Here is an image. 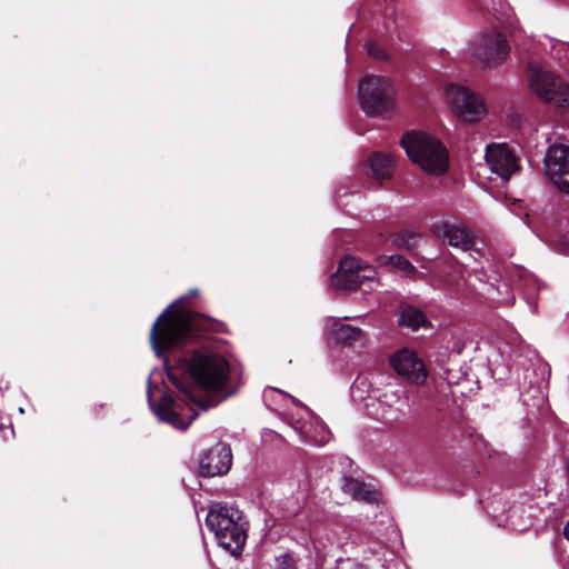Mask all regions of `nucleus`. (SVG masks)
Returning <instances> with one entry per match:
<instances>
[{"instance_id":"24","label":"nucleus","mask_w":569,"mask_h":569,"mask_svg":"<svg viewBox=\"0 0 569 569\" xmlns=\"http://www.w3.org/2000/svg\"><path fill=\"white\" fill-rule=\"evenodd\" d=\"M560 250H562L563 252H568L569 251V240L563 238L560 240Z\"/></svg>"},{"instance_id":"20","label":"nucleus","mask_w":569,"mask_h":569,"mask_svg":"<svg viewBox=\"0 0 569 569\" xmlns=\"http://www.w3.org/2000/svg\"><path fill=\"white\" fill-rule=\"evenodd\" d=\"M306 437H308L315 445L323 446L329 442L331 433L323 422L316 420L313 431L310 429L305 430Z\"/></svg>"},{"instance_id":"14","label":"nucleus","mask_w":569,"mask_h":569,"mask_svg":"<svg viewBox=\"0 0 569 569\" xmlns=\"http://www.w3.org/2000/svg\"><path fill=\"white\" fill-rule=\"evenodd\" d=\"M432 232L449 246L467 251L473 246V234L462 223L453 219H443L432 224Z\"/></svg>"},{"instance_id":"13","label":"nucleus","mask_w":569,"mask_h":569,"mask_svg":"<svg viewBox=\"0 0 569 569\" xmlns=\"http://www.w3.org/2000/svg\"><path fill=\"white\" fill-rule=\"evenodd\" d=\"M486 162L491 172L502 180H508L519 170L518 157L515 151L503 142L490 143L486 148Z\"/></svg>"},{"instance_id":"10","label":"nucleus","mask_w":569,"mask_h":569,"mask_svg":"<svg viewBox=\"0 0 569 569\" xmlns=\"http://www.w3.org/2000/svg\"><path fill=\"white\" fill-rule=\"evenodd\" d=\"M446 98L452 113L463 122H478L487 114V108L481 97L466 87L448 86Z\"/></svg>"},{"instance_id":"12","label":"nucleus","mask_w":569,"mask_h":569,"mask_svg":"<svg viewBox=\"0 0 569 569\" xmlns=\"http://www.w3.org/2000/svg\"><path fill=\"white\" fill-rule=\"evenodd\" d=\"M390 365L398 376L412 385L422 386L427 381L428 371L423 361L409 348H402L393 353Z\"/></svg>"},{"instance_id":"25","label":"nucleus","mask_w":569,"mask_h":569,"mask_svg":"<svg viewBox=\"0 0 569 569\" xmlns=\"http://www.w3.org/2000/svg\"><path fill=\"white\" fill-rule=\"evenodd\" d=\"M563 535L569 540V521L565 526Z\"/></svg>"},{"instance_id":"8","label":"nucleus","mask_w":569,"mask_h":569,"mask_svg":"<svg viewBox=\"0 0 569 569\" xmlns=\"http://www.w3.org/2000/svg\"><path fill=\"white\" fill-rule=\"evenodd\" d=\"M377 283L376 271L353 257L341 259L337 272L330 279L332 288L342 290L363 288L367 291L373 289Z\"/></svg>"},{"instance_id":"11","label":"nucleus","mask_w":569,"mask_h":569,"mask_svg":"<svg viewBox=\"0 0 569 569\" xmlns=\"http://www.w3.org/2000/svg\"><path fill=\"white\" fill-rule=\"evenodd\" d=\"M546 176L562 193L569 194V147H549L545 157Z\"/></svg>"},{"instance_id":"16","label":"nucleus","mask_w":569,"mask_h":569,"mask_svg":"<svg viewBox=\"0 0 569 569\" xmlns=\"http://www.w3.org/2000/svg\"><path fill=\"white\" fill-rule=\"evenodd\" d=\"M341 489L356 501L375 503L380 500V492L371 483H366L353 477L345 476Z\"/></svg>"},{"instance_id":"23","label":"nucleus","mask_w":569,"mask_h":569,"mask_svg":"<svg viewBox=\"0 0 569 569\" xmlns=\"http://www.w3.org/2000/svg\"><path fill=\"white\" fill-rule=\"evenodd\" d=\"M366 51L368 54L377 59H383L387 57L385 50L376 42H368L366 44Z\"/></svg>"},{"instance_id":"5","label":"nucleus","mask_w":569,"mask_h":569,"mask_svg":"<svg viewBox=\"0 0 569 569\" xmlns=\"http://www.w3.org/2000/svg\"><path fill=\"white\" fill-rule=\"evenodd\" d=\"M400 146L409 159L429 173H443L449 163L448 151L440 140L420 130L406 132Z\"/></svg>"},{"instance_id":"9","label":"nucleus","mask_w":569,"mask_h":569,"mask_svg":"<svg viewBox=\"0 0 569 569\" xmlns=\"http://www.w3.org/2000/svg\"><path fill=\"white\" fill-rule=\"evenodd\" d=\"M529 86L541 100L558 108H569V86L542 66H532L529 73Z\"/></svg>"},{"instance_id":"7","label":"nucleus","mask_w":569,"mask_h":569,"mask_svg":"<svg viewBox=\"0 0 569 569\" xmlns=\"http://www.w3.org/2000/svg\"><path fill=\"white\" fill-rule=\"evenodd\" d=\"M363 111L371 117H390L397 108V92L389 78L367 76L358 88Z\"/></svg>"},{"instance_id":"17","label":"nucleus","mask_w":569,"mask_h":569,"mask_svg":"<svg viewBox=\"0 0 569 569\" xmlns=\"http://www.w3.org/2000/svg\"><path fill=\"white\" fill-rule=\"evenodd\" d=\"M326 330L330 338L339 343L353 345L362 342L363 331L358 327H352L340 319H330L327 322Z\"/></svg>"},{"instance_id":"21","label":"nucleus","mask_w":569,"mask_h":569,"mask_svg":"<svg viewBox=\"0 0 569 569\" xmlns=\"http://www.w3.org/2000/svg\"><path fill=\"white\" fill-rule=\"evenodd\" d=\"M465 378L466 372L455 363L445 369L443 379L448 385H459Z\"/></svg>"},{"instance_id":"6","label":"nucleus","mask_w":569,"mask_h":569,"mask_svg":"<svg viewBox=\"0 0 569 569\" xmlns=\"http://www.w3.org/2000/svg\"><path fill=\"white\" fill-rule=\"evenodd\" d=\"M241 512L233 507L214 503L206 518L207 526L223 549L232 555L239 552L247 539Z\"/></svg>"},{"instance_id":"4","label":"nucleus","mask_w":569,"mask_h":569,"mask_svg":"<svg viewBox=\"0 0 569 569\" xmlns=\"http://www.w3.org/2000/svg\"><path fill=\"white\" fill-rule=\"evenodd\" d=\"M511 51L506 36L497 28H485L476 32L467 42L465 56L485 70H496L508 59Z\"/></svg>"},{"instance_id":"2","label":"nucleus","mask_w":569,"mask_h":569,"mask_svg":"<svg viewBox=\"0 0 569 569\" xmlns=\"http://www.w3.org/2000/svg\"><path fill=\"white\" fill-rule=\"evenodd\" d=\"M382 377L370 380L358 377L351 386V397L357 402H363L369 416L388 422L397 421L406 416L409 407V393L406 388L388 383L380 388Z\"/></svg>"},{"instance_id":"15","label":"nucleus","mask_w":569,"mask_h":569,"mask_svg":"<svg viewBox=\"0 0 569 569\" xmlns=\"http://www.w3.org/2000/svg\"><path fill=\"white\" fill-rule=\"evenodd\" d=\"M232 462L231 450L226 445H217L204 453L199 463V472L203 477L221 476L229 471Z\"/></svg>"},{"instance_id":"26","label":"nucleus","mask_w":569,"mask_h":569,"mask_svg":"<svg viewBox=\"0 0 569 569\" xmlns=\"http://www.w3.org/2000/svg\"><path fill=\"white\" fill-rule=\"evenodd\" d=\"M197 293H198V291L196 289L194 290H190V292H189V295L192 296V297L197 296Z\"/></svg>"},{"instance_id":"19","label":"nucleus","mask_w":569,"mask_h":569,"mask_svg":"<svg viewBox=\"0 0 569 569\" xmlns=\"http://www.w3.org/2000/svg\"><path fill=\"white\" fill-rule=\"evenodd\" d=\"M372 177L383 180L391 177L393 158L391 154L373 153L369 160Z\"/></svg>"},{"instance_id":"3","label":"nucleus","mask_w":569,"mask_h":569,"mask_svg":"<svg viewBox=\"0 0 569 569\" xmlns=\"http://www.w3.org/2000/svg\"><path fill=\"white\" fill-rule=\"evenodd\" d=\"M184 299L171 303L151 328L150 342L157 356L183 346L198 327V317L179 306Z\"/></svg>"},{"instance_id":"1","label":"nucleus","mask_w":569,"mask_h":569,"mask_svg":"<svg viewBox=\"0 0 569 569\" xmlns=\"http://www.w3.org/2000/svg\"><path fill=\"white\" fill-rule=\"evenodd\" d=\"M184 369L198 389L211 395L210 399L196 398L189 389L180 386L173 378L172 382L180 392L178 400L164 393L158 406L153 407L149 391V403L158 419L182 430L187 429L199 415L196 408L207 410L236 392L232 367L220 353L208 349L198 350L189 360H184Z\"/></svg>"},{"instance_id":"18","label":"nucleus","mask_w":569,"mask_h":569,"mask_svg":"<svg viewBox=\"0 0 569 569\" xmlns=\"http://www.w3.org/2000/svg\"><path fill=\"white\" fill-rule=\"evenodd\" d=\"M426 315L418 308L406 305L402 306L399 313V325L408 327L411 330H418L427 326Z\"/></svg>"},{"instance_id":"22","label":"nucleus","mask_w":569,"mask_h":569,"mask_svg":"<svg viewBox=\"0 0 569 569\" xmlns=\"http://www.w3.org/2000/svg\"><path fill=\"white\" fill-rule=\"evenodd\" d=\"M387 259L388 263L406 273H411L415 270V267L402 256H390Z\"/></svg>"}]
</instances>
